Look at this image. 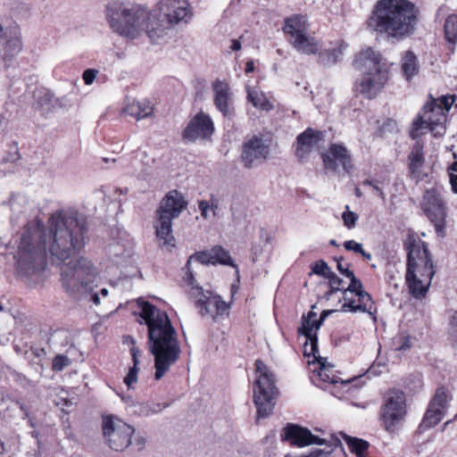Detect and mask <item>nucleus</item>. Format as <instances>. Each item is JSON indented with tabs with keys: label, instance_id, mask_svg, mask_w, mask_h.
I'll return each mask as SVG.
<instances>
[{
	"label": "nucleus",
	"instance_id": "17",
	"mask_svg": "<svg viewBox=\"0 0 457 457\" xmlns=\"http://www.w3.org/2000/svg\"><path fill=\"white\" fill-rule=\"evenodd\" d=\"M335 312V310L323 311L320 318H318L317 313L311 311L306 316L303 315L302 317V325L298 328V332L303 334L306 339L303 349L304 355H312L313 358H316V354L319 353L317 331L320 329L326 318Z\"/></svg>",
	"mask_w": 457,
	"mask_h": 457
},
{
	"label": "nucleus",
	"instance_id": "19",
	"mask_svg": "<svg viewBox=\"0 0 457 457\" xmlns=\"http://www.w3.org/2000/svg\"><path fill=\"white\" fill-rule=\"evenodd\" d=\"M422 208L434 224L437 234L443 235L445 232L446 212L445 204L435 189H429L424 193Z\"/></svg>",
	"mask_w": 457,
	"mask_h": 457
},
{
	"label": "nucleus",
	"instance_id": "53",
	"mask_svg": "<svg viewBox=\"0 0 457 457\" xmlns=\"http://www.w3.org/2000/svg\"><path fill=\"white\" fill-rule=\"evenodd\" d=\"M252 260L257 262L259 257L262 254L263 248L260 244H253L252 245Z\"/></svg>",
	"mask_w": 457,
	"mask_h": 457
},
{
	"label": "nucleus",
	"instance_id": "12",
	"mask_svg": "<svg viewBox=\"0 0 457 457\" xmlns=\"http://www.w3.org/2000/svg\"><path fill=\"white\" fill-rule=\"evenodd\" d=\"M156 27H163V37L170 28L187 23L192 10L187 0H160L153 11Z\"/></svg>",
	"mask_w": 457,
	"mask_h": 457
},
{
	"label": "nucleus",
	"instance_id": "13",
	"mask_svg": "<svg viewBox=\"0 0 457 457\" xmlns=\"http://www.w3.org/2000/svg\"><path fill=\"white\" fill-rule=\"evenodd\" d=\"M184 281L189 287L190 296L195 299L202 316H210L214 319L225 314L229 309V305L220 295H213L211 291L198 286L192 273H189Z\"/></svg>",
	"mask_w": 457,
	"mask_h": 457
},
{
	"label": "nucleus",
	"instance_id": "51",
	"mask_svg": "<svg viewBox=\"0 0 457 457\" xmlns=\"http://www.w3.org/2000/svg\"><path fill=\"white\" fill-rule=\"evenodd\" d=\"M363 185L370 186L372 188L374 194L379 195L383 200L386 199L385 194L382 191L381 187L378 186V182L372 180H366L363 182Z\"/></svg>",
	"mask_w": 457,
	"mask_h": 457
},
{
	"label": "nucleus",
	"instance_id": "24",
	"mask_svg": "<svg viewBox=\"0 0 457 457\" xmlns=\"http://www.w3.org/2000/svg\"><path fill=\"white\" fill-rule=\"evenodd\" d=\"M187 205V202L182 193L177 190L170 191L161 201L157 216L173 220L180 215Z\"/></svg>",
	"mask_w": 457,
	"mask_h": 457
},
{
	"label": "nucleus",
	"instance_id": "20",
	"mask_svg": "<svg viewBox=\"0 0 457 457\" xmlns=\"http://www.w3.org/2000/svg\"><path fill=\"white\" fill-rule=\"evenodd\" d=\"M269 155L270 145L263 138L254 136L244 144L241 160L245 168L251 169L264 162Z\"/></svg>",
	"mask_w": 457,
	"mask_h": 457
},
{
	"label": "nucleus",
	"instance_id": "37",
	"mask_svg": "<svg viewBox=\"0 0 457 457\" xmlns=\"http://www.w3.org/2000/svg\"><path fill=\"white\" fill-rule=\"evenodd\" d=\"M212 250L213 256V265L219 263L222 265L232 266L236 269V273H239L237 266L233 262V260L231 259L228 251H226L221 246H214L212 248Z\"/></svg>",
	"mask_w": 457,
	"mask_h": 457
},
{
	"label": "nucleus",
	"instance_id": "9",
	"mask_svg": "<svg viewBox=\"0 0 457 457\" xmlns=\"http://www.w3.org/2000/svg\"><path fill=\"white\" fill-rule=\"evenodd\" d=\"M284 32L289 37L293 47L303 54H317L321 50V43L312 33L305 16L295 14L285 20Z\"/></svg>",
	"mask_w": 457,
	"mask_h": 457
},
{
	"label": "nucleus",
	"instance_id": "57",
	"mask_svg": "<svg viewBox=\"0 0 457 457\" xmlns=\"http://www.w3.org/2000/svg\"><path fill=\"white\" fill-rule=\"evenodd\" d=\"M253 70H254L253 62V61L247 62L246 66H245V72L249 73V72L253 71Z\"/></svg>",
	"mask_w": 457,
	"mask_h": 457
},
{
	"label": "nucleus",
	"instance_id": "11",
	"mask_svg": "<svg viewBox=\"0 0 457 457\" xmlns=\"http://www.w3.org/2000/svg\"><path fill=\"white\" fill-rule=\"evenodd\" d=\"M46 246V235L43 228L41 229L39 226H37L32 229L25 230L19 245L18 265L20 269H26L28 265L29 270L30 268L34 270L37 262L44 266Z\"/></svg>",
	"mask_w": 457,
	"mask_h": 457
},
{
	"label": "nucleus",
	"instance_id": "58",
	"mask_svg": "<svg viewBox=\"0 0 457 457\" xmlns=\"http://www.w3.org/2000/svg\"><path fill=\"white\" fill-rule=\"evenodd\" d=\"M0 446H1L0 454H2L5 451L4 443H0Z\"/></svg>",
	"mask_w": 457,
	"mask_h": 457
},
{
	"label": "nucleus",
	"instance_id": "52",
	"mask_svg": "<svg viewBox=\"0 0 457 457\" xmlns=\"http://www.w3.org/2000/svg\"><path fill=\"white\" fill-rule=\"evenodd\" d=\"M132 343L134 344L133 339H132ZM130 354H131L132 361H133V367H138L140 364V360H139V357L141 354L140 350L133 345V346L130 348Z\"/></svg>",
	"mask_w": 457,
	"mask_h": 457
},
{
	"label": "nucleus",
	"instance_id": "49",
	"mask_svg": "<svg viewBox=\"0 0 457 457\" xmlns=\"http://www.w3.org/2000/svg\"><path fill=\"white\" fill-rule=\"evenodd\" d=\"M70 364V360L66 356L58 355L53 361V367L55 370H62Z\"/></svg>",
	"mask_w": 457,
	"mask_h": 457
},
{
	"label": "nucleus",
	"instance_id": "62",
	"mask_svg": "<svg viewBox=\"0 0 457 457\" xmlns=\"http://www.w3.org/2000/svg\"><path fill=\"white\" fill-rule=\"evenodd\" d=\"M4 310V306L0 304V312H3Z\"/></svg>",
	"mask_w": 457,
	"mask_h": 457
},
{
	"label": "nucleus",
	"instance_id": "28",
	"mask_svg": "<svg viewBox=\"0 0 457 457\" xmlns=\"http://www.w3.org/2000/svg\"><path fill=\"white\" fill-rule=\"evenodd\" d=\"M122 111L124 113L135 117L137 120H142L153 114L154 107L147 99L137 100L126 97Z\"/></svg>",
	"mask_w": 457,
	"mask_h": 457
},
{
	"label": "nucleus",
	"instance_id": "55",
	"mask_svg": "<svg viewBox=\"0 0 457 457\" xmlns=\"http://www.w3.org/2000/svg\"><path fill=\"white\" fill-rule=\"evenodd\" d=\"M230 49L232 51H239L241 49V43L238 39H232Z\"/></svg>",
	"mask_w": 457,
	"mask_h": 457
},
{
	"label": "nucleus",
	"instance_id": "59",
	"mask_svg": "<svg viewBox=\"0 0 457 457\" xmlns=\"http://www.w3.org/2000/svg\"><path fill=\"white\" fill-rule=\"evenodd\" d=\"M287 457H312V456H311V453H309L308 454H303V455H299V456H287Z\"/></svg>",
	"mask_w": 457,
	"mask_h": 457
},
{
	"label": "nucleus",
	"instance_id": "22",
	"mask_svg": "<svg viewBox=\"0 0 457 457\" xmlns=\"http://www.w3.org/2000/svg\"><path fill=\"white\" fill-rule=\"evenodd\" d=\"M325 168L337 170L341 166L345 171L350 172L353 169L351 154L348 149L341 144L330 145L328 150L322 154Z\"/></svg>",
	"mask_w": 457,
	"mask_h": 457
},
{
	"label": "nucleus",
	"instance_id": "18",
	"mask_svg": "<svg viewBox=\"0 0 457 457\" xmlns=\"http://www.w3.org/2000/svg\"><path fill=\"white\" fill-rule=\"evenodd\" d=\"M451 401L452 395L446 388H437L425 413L420 427L427 429L436 426L445 415Z\"/></svg>",
	"mask_w": 457,
	"mask_h": 457
},
{
	"label": "nucleus",
	"instance_id": "27",
	"mask_svg": "<svg viewBox=\"0 0 457 457\" xmlns=\"http://www.w3.org/2000/svg\"><path fill=\"white\" fill-rule=\"evenodd\" d=\"M322 140V135L319 131L307 129L297 137V146L295 154L298 159L303 160L306 155L318 146L320 141Z\"/></svg>",
	"mask_w": 457,
	"mask_h": 457
},
{
	"label": "nucleus",
	"instance_id": "29",
	"mask_svg": "<svg viewBox=\"0 0 457 457\" xmlns=\"http://www.w3.org/2000/svg\"><path fill=\"white\" fill-rule=\"evenodd\" d=\"M425 163V155L423 145L420 142L411 147L408 154V167L411 177L413 179L420 180L424 177L423 167Z\"/></svg>",
	"mask_w": 457,
	"mask_h": 457
},
{
	"label": "nucleus",
	"instance_id": "44",
	"mask_svg": "<svg viewBox=\"0 0 457 457\" xmlns=\"http://www.w3.org/2000/svg\"><path fill=\"white\" fill-rule=\"evenodd\" d=\"M344 246L347 251H353L356 253L361 254L366 260H371L372 256L370 253L365 252L362 247V245L354 241V240H347L344 243Z\"/></svg>",
	"mask_w": 457,
	"mask_h": 457
},
{
	"label": "nucleus",
	"instance_id": "45",
	"mask_svg": "<svg viewBox=\"0 0 457 457\" xmlns=\"http://www.w3.org/2000/svg\"><path fill=\"white\" fill-rule=\"evenodd\" d=\"M342 219L345 226L351 229L355 227L356 221L358 220L357 213L351 212L349 206L345 207V211L342 214Z\"/></svg>",
	"mask_w": 457,
	"mask_h": 457
},
{
	"label": "nucleus",
	"instance_id": "56",
	"mask_svg": "<svg viewBox=\"0 0 457 457\" xmlns=\"http://www.w3.org/2000/svg\"><path fill=\"white\" fill-rule=\"evenodd\" d=\"M450 183L452 189L454 193H457V175L451 174Z\"/></svg>",
	"mask_w": 457,
	"mask_h": 457
},
{
	"label": "nucleus",
	"instance_id": "34",
	"mask_svg": "<svg viewBox=\"0 0 457 457\" xmlns=\"http://www.w3.org/2000/svg\"><path fill=\"white\" fill-rule=\"evenodd\" d=\"M194 262H197L201 264H213V256H212V250L210 249V250H207V251H203V252H199V253H196L194 255H191L187 262V264H186V275L184 277V278L189 274V273H192L193 274V271H192V269H191V265Z\"/></svg>",
	"mask_w": 457,
	"mask_h": 457
},
{
	"label": "nucleus",
	"instance_id": "41",
	"mask_svg": "<svg viewBox=\"0 0 457 457\" xmlns=\"http://www.w3.org/2000/svg\"><path fill=\"white\" fill-rule=\"evenodd\" d=\"M448 320L447 337L450 342L457 346V311H450Z\"/></svg>",
	"mask_w": 457,
	"mask_h": 457
},
{
	"label": "nucleus",
	"instance_id": "23",
	"mask_svg": "<svg viewBox=\"0 0 457 457\" xmlns=\"http://www.w3.org/2000/svg\"><path fill=\"white\" fill-rule=\"evenodd\" d=\"M214 132V126L209 115L203 112L197 113L187 126L183 136L189 141L207 139Z\"/></svg>",
	"mask_w": 457,
	"mask_h": 457
},
{
	"label": "nucleus",
	"instance_id": "60",
	"mask_svg": "<svg viewBox=\"0 0 457 457\" xmlns=\"http://www.w3.org/2000/svg\"><path fill=\"white\" fill-rule=\"evenodd\" d=\"M355 194H356L357 196H361V193L359 188L355 189Z\"/></svg>",
	"mask_w": 457,
	"mask_h": 457
},
{
	"label": "nucleus",
	"instance_id": "42",
	"mask_svg": "<svg viewBox=\"0 0 457 457\" xmlns=\"http://www.w3.org/2000/svg\"><path fill=\"white\" fill-rule=\"evenodd\" d=\"M412 347V339L410 336L401 334L393 340V349L396 352H405Z\"/></svg>",
	"mask_w": 457,
	"mask_h": 457
},
{
	"label": "nucleus",
	"instance_id": "14",
	"mask_svg": "<svg viewBox=\"0 0 457 457\" xmlns=\"http://www.w3.org/2000/svg\"><path fill=\"white\" fill-rule=\"evenodd\" d=\"M349 274L353 277V283L345 290L342 312H367L373 320H376L377 309L370 295L363 290L362 283L353 273Z\"/></svg>",
	"mask_w": 457,
	"mask_h": 457
},
{
	"label": "nucleus",
	"instance_id": "1",
	"mask_svg": "<svg viewBox=\"0 0 457 457\" xmlns=\"http://www.w3.org/2000/svg\"><path fill=\"white\" fill-rule=\"evenodd\" d=\"M137 303L148 328L149 350L154 357V378L160 380L180 357L179 337L165 312L142 299Z\"/></svg>",
	"mask_w": 457,
	"mask_h": 457
},
{
	"label": "nucleus",
	"instance_id": "16",
	"mask_svg": "<svg viewBox=\"0 0 457 457\" xmlns=\"http://www.w3.org/2000/svg\"><path fill=\"white\" fill-rule=\"evenodd\" d=\"M102 428L105 442L111 449L123 451L130 445L135 430L117 417H104Z\"/></svg>",
	"mask_w": 457,
	"mask_h": 457
},
{
	"label": "nucleus",
	"instance_id": "7",
	"mask_svg": "<svg viewBox=\"0 0 457 457\" xmlns=\"http://www.w3.org/2000/svg\"><path fill=\"white\" fill-rule=\"evenodd\" d=\"M456 100L453 95L441 96L438 98L429 96L420 112L412 121L410 137L416 139L429 130L435 137H442L445 132L446 115Z\"/></svg>",
	"mask_w": 457,
	"mask_h": 457
},
{
	"label": "nucleus",
	"instance_id": "32",
	"mask_svg": "<svg viewBox=\"0 0 457 457\" xmlns=\"http://www.w3.org/2000/svg\"><path fill=\"white\" fill-rule=\"evenodd\" d=\"M247 100L257 109L262 111H270L272 109V104L268 100L265 94L258 87L246 86Z\"/></svg>",
	"mask_w": 457,
	"mask_h": 457
},
{
	"label": "nucleus",
	"instance_id": "39",
	"mask_svg": "<svg viewBox=\"0 0 457 457\" xmlns=\"http://www.w3.org/2000/svg\"><path fill=\"white\" fill-rule=\"evenodd\" d=\"M445 35L448 43L454 46L457 42V14L449 15L445 21Z\"/></svg>",
	"mask_w": 457,
	"mask_h": 457
},
{
	"label": "nucleus",
	"instance_id": "38",
	"mask_svg": "<svg viewBox=\"0 0 457 457\" xmlns=\"http://www.w3.org/2000/svg\"><path fill=\"white\" fill-rule=\"evenodd\" d=\"M343 437L348 445L350 451L355 453L357 457H361V455L366 454L367 449L369 447V443L367 441L356 437H352L347 435H343Z\"/></svg>",
	"mask_w": 457,
	"mask_h": 457
},
{
	"label": "nucleus",
	"instance_id": "48",
	"mask_svg": "<svg viewBox=\"0 0 457 457\" xmlns=\"http://www.w3.org/2000/svg\"><path fill=\"white\" fill-rule=\"evenodd\" d=\"M99 74V71L96 69H87L82 74V79L87 86H90L94 83L96 78Z\"/></svg>",
	"mask_w": 457,
	"mask_h": 457
},
{
	"label": "nucleus",
	"instance_id": "15",
	"mask_svg": "<svg viewBox=\"0 0 457 457\" xmlns=\"http://www.w3.org/2000/svg\"><path fill=\"white\" fill-rule=\"evenodd\" d=\"M407 414L405 395L399 390L389 391L381 410V419L386 431L395 432Z\"/></svg>",
	"mask_w": 457,
	"mask_h": 457
},
{
	"label": "nucleus",
	"instance_id": "31",
	"mask_svg": "<svg viewBox=\"0 0 457 457\" xmlns=\"http://www.w3.org/2000/svg\"><path fill=\"white\" fill-rule=\"evenodd\" d=\"M310 453L312 457H347L339 439L334 436H330L325 448L313 450Z\"/></svg>",
	"mask_w": 457,
	"mask_h": 457
},
{
	"label": "nucleus",
	"instance_id": "47",
	"mask_svg": "<svg viewBox=\"0 0 457 457\" xmlns=\"http://www.w3.org/2000/svg\"><path fill=\"white\" fill-rule=\"evenodd\" d=\"M139 371L138 367H131L129 369V373L124 378V383L127 385L129 388H131L134 384L137 382V374Z\"/></svg>",
	"mask_w": 457,
	"mask_h": 457
},
{
	"label": "nucleus",
	"instance_id": "3",
	"mask_svg": "<svg viewBox=\"0 0 457 457\" xmlns=\"http://www.w3.org/2000/svg\"><path fill=\"white\" fill-rule=\"evenodd\" d=\"M107 19L112 29L128 39L143 34L153 42L163 37V27H156L154 13L141 6L114 3L108 7Z\"/></svg>",
	"mask_w": 457,
	"mask_h": 457
},
{
	"label": "nucleus",
	"instance_id": "36",
	"mask_svg": "<svg viewBox=\"0 0 457 457\" xmlns=\"http://www.w3.org/2000/svg\"><path fill=\"white\" fill-rule=\"evenodd\" d=\"M314 359L317 360L319 364V370H314V372H317V379L322 382H328L331 384L337 383V376L333 373V370L331 369L326 367L324 360L320 356L318 357L317 355L316 358Z\"/></svg>",
	"mask_w": 457,
	"mask_h": 457
},
{
	"label": "nucleus",
	"instance_id": "30",
	"mask_svg": "<svg viewBox=\"0 0 457 457\" xmlns=\"http://www.w3.org/2000/svg\"><path fill=\"white\" fill-rule=\"evenodd\" d=\"M171 225L172 220L156 216L155 233L158 244L162 247L172 248L175 246V237L172 235Z\"/></svg>",
	"mask_w": 457,
	"mask_h": 457
},
{
	"label": "nucleus",
	"instance_id": "46",
	"mask_svg": "<svg viewBox=\"0 0 457 457\" xmlns=\"http://www.w3.org/2000/svg\"><path fill=\"white\" fill-rule=\"evenodd\" d=\"M312 270H313V272L315 274L322 276L324 278H328V276H332L331 269L328 267L327 262H324L323 260L318 261L315 263Z\"/></svg>",
	"mask_w": 457,
	"mask_h": 457
},
{
	"label": "nucleus",
	"instance_id": "8",
	"mask_svg": "<svg viewBox=\"0 0 457 457\" xmlns=\"http://www.w3.org/2000/svg\"><path fill=\"white\" fill-rule=\"evenodd\" d=\"M355 67L362 73L358 90L365 97L372 99L388 80V70L380 54L368 47L360 52L355 59Z\"/></svg>",
	"mask_w": 457,
	"mask_h": 457
},
{
	"label": "nucleus",
	"instance_id": "21",
	"mask_svg": "<svg viewBox=\"0 0 457 457\" xmlns=\"http://www.w3.org/2000/svg\"><path fill=\"white\" fill-rule=\"evenodd\" d=\"M282 439L288 441L291 445L298 447H305L311 445H323L328 442V438H321L312 434V432L303 427L295 424H288L281 435Z\"/></svg>",
	"mask_w": 457,
	"mask_h": 457
},
{
	"label": "nucleus",
	"instance_id": "50",
	"mask_svg": "<svg viewBox=\"0 0 457 457\" xmlns=\"http://www.w3.org/2000/svg\"><path fill=\"white\" fill-rule=\"evenodd\" d=\"M327 278L329 279V285L331 287L330 294L341 289L343 281L337 275H335L333 271H332V276H328Z\"/></svg>",
	"mask_w": 457,
	"mask_h": 457
},
{
	"label": "nucleus",
	"instance_id": "43",
	"mask_svg": "<svg viewBox=\"0 0 457 457\" xmlns=\"http://www.w3.org/2000/svg\"><path fill=\"white\" fill-rule=\"evenodd\" d=\"M108 253L110 257L116 263H120L124 258L129 255V251L125 250L120 244H113L109 246Z\"/></svg>",
	"mask_w": 457,
	"mask_h": 457
},
{
	"label": "nucleus",
	"instance_id": "5",
	"mask_svg": "<svg viewBox=\"0 0 457 457\" xmlns=\"http://www.w3.org/2000/svg\"><path fill=\"white\" fill-rule=\"evenodd\" d=\"M61 278L67 293L72 296L82 293L88 294L90 301L96 305L101 303L100 297L105 298L109 295L107 288H102L100 292L95 291L100 275L93 262L85 257L64 264L61 269Z\"/></svg>",
	"mask_w": 457,
	"mask_h": 457
},
{
	"label": "nucleus",
	"instance_id": "61",
	"mask_svg": "<svg viewBox=\"0 0 457 457\" xmlns=\"http://www.w3.org/2000/svg\"><path fill=\"white\" fill-rule=\"evenodd\" d=\"M330 244H331V245H337V244L336 240H331V241H330Z\"/></svg>",
	"mask_w": 457,
	"mask_h": 457
},
{
	"label": "nucleus",
	"instance_id": "54",
	"mask_svg": "<svg viewBox=\"0 0 457 457\" xmlns=\"http://www.w3.org/2000/svg\"><path fill=\"white\" fill-rule=\"evenodd\" d=\"M337 270L340 271V273L346 278H350V283H353V277L349 273H353L352 270L348 269V267H345L341 262V260L337 261Z\"/></svg>",
	"mask_w": 457,
	"mask_h": 457
},
{
	"label": "nucleus",
	"instance_id": "25",
	"mask_svg": "<svg viewBox=\"0 0 457 457\" xmlns=\"http://www.w3.org/2000/svg\"><path fill=\"white\" fill-rule=\"evenodd\" d=\"M21 33L17 29H6L0 24V58L11 59L21 53Z\"/></svg>",
	"mask_w": 457,
	"mask_h": 457
},
{
	"label": "nucleus",
	"instance_id": "6",
	"mask_svg": "<svg viewBox=\"0 0 457 457\" xmlns=\"http://www.w3.org/2000/svg\"><path fill=\"white\" fill-rule=\"evenodd\" d=\"M434 275V265L427 245L420 239L411 240L408 246L405 273V282L410 295L417 299L424 297Z\"/></svg>",
	"mask_w": 457,
	"mask_h": 457
},
{
	"label": "nucleus",
	"instance_id": "33",
	"mask_svg": "<svg viewBox=\"0 0 457 457\" xmlns=\"http://www.w3.org/2000/svg\"><path fill=\"white\" fill-rule=\"evenodd\" d=\"M168 407V403L146 402L137 403L132 406V412L139 416L156 414Z\"/></svg>",
	"mask_w": 457,
	"mask_h": 457
},
{
	"label": "nucleus",
	"instance_id": "26",
	"mask_svg": "<svg viewBox=\"0 0 457 457\" xmlns=\"http://www.w3.org/2000/svg\"><path fill=\"white\" fill-rule=\"evenodd\" d=\"M212 90L216 108L224 116H228L231 113L232 102V93L228 83L225 80L216 79L212 84Z\"/></svg>",
	"mask_w": 457,
	"mask_h": 457
},
{
	"label": "nucleus",
	"instance_id": "2",
	"mask_svg": "<svg viewBox=\"0 0 457 457\" xmlns=\"http://www.w3.org/2000/svg\"><path fill=\"white\" fill-rule=\"evenodd\" d=\"M419 14V8L410 0H379L367 25L377 32L404 38L414 32Z\"/></svg>",
	"mask_w": 457,
	"mask_h": 457
},
{
	"label": "nucleus",
	"instance_id": "4",
	"mask_svg": "<svg viewBox=\"0 0 457 457\" xmlns=\"http://www.w3.org/2000/svg\"><path fill=\"white\" fill-rule=\"evenodd\" d=\"M86 228L80 220L71 214L55 213L50 219L48 248L52 255L66 260L71 251L79 250L87 242Z\"/></svg>",
	"mask_w": 457,
	"mask_h": 457
},
{
	"label": "nucleus",
	"instance_id": "35",
	"mask_svg": "<svg viewBox=\"0 0 457 457\" xmlns=\"http://www.w3.org/2000/svg\"><path fill=\"white\" fill-rule=\"evenodd\" d=\"M402 70L407 79H411L418 72L417 58L412 52H406L403 57Z\"/></svg>",
	"mask_w": 457,
	"mask_h": 457
},
{
	"label": "nucleus",
	"instance_id": "10",
	"mask_svg": "<svg viewBox=\"0 0 457 457\" xmlns=\"http://www.w3.org/2000/svg\"><path fill=\"white\" fill-rule=\"evenodd\" d=\"M255 365L257 378L253 384V402L258 418H265L271 413L275 406L274 398L277 395L275 378L261 360H257Z\"/></svg>",
	"mask_w": 457,
	"mask_h": 457
},
{
	"label": "nucleus",
	"instance_id": "40",
	"mask_svg": "<svg viewBox=\"0 0 457 457\" xmlns=\"http://www.w3.org/2000/svg\"><path fill=\"white\" fill-rule=\"evenodd\" d=\"M198 207L201 212V216L208 220L211 216L216 215V210L218 209V201L212 199L210 201L201 200L198 203Z\"/></svg>",
	"mask_w": 457,
	"mask_h": 457
}]
</instances>
